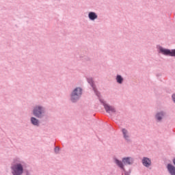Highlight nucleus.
Masks as SVG:
<instances>
[{
  "label": "nucleus",
  "instance_id": "1a4fd4ad",
  "mask_svg": "<svg viewBox=\"0 0 175 175\" xmlns=\"http://www.w3.org/2000/svg\"><path fill=\"white\" fill-rule=\"evenodd\" d=\"M30 124H31L33 126L39 128V126H40V120L36 116H31L30 118Z\"/></svg>",
  "mask_w": 175,
  "mask_h": 175
},
{
  "label": "nucleus",
  "instance_id": "9b49d317",
  "mask_svg": "<svg viewBox=\"0 0 175 175\" xmlns=\"http://www.w3.org/2000/svg\"><path fill=\"white\" fill-rule=\"evenodd\" d=\"M88 17L90 21H95V20H98V14L95 12H89Z\"/></svg>",
  "mask_w": 175,
  "mask_h": 175
},
{
  "label": "nucleus",
  "instance_id": "f8f14e48",
  "mask_svg": "<svg viewBox=\"0 0 175 175\" xmlns=\"http://www.w3.org/2000/svg\"><path fill=\"white\" fill-rule=\"evenodd\" d=\"M142 164L145 167H150V166H151V159L148 157H143Z\"/></svg>",
  "mask_w": 175,
  "mask_h": 175
},
{
  "label": "nucleus",
  "instance_id": "dca6fc26",
  "mask_svg": "<svg viewBox=\"0 0 175 175\" xmlns=\"http://www.w3.org/2000/svg\"><path fill=\"white\" fill-rule=\"evenodd\" d=\"M61 150V148L58 146L55 147L54 152L56 154H59V151Z\"/></svg>",
  "mask_w": 175,
  "mask_h": 175
},
{
  "label": "nucleus",
  "instance_id": "4468645a",
  "mask_svg": "<svg viewBox=\"0 0 175 175\" xmlns=\"http://www.w3.org/2000/svg\"><path fill=\"white\" fill-rule=\"evenodd\" d=\"M116 83L118 84H122L124 83V77L121 76V75H117L116 77Z\"/></svg>",
  "mask_w": 175,
  "mask_h": 175
},
{
  "label": "nucleus",
  "instance_id": "39448f33",
  "mask_svg": "<svg viewBox=\"0 0 175 175\" xmlns=\"http://www.w3.org/2000/svg\"><path fill=\"white\" fill-rule=\"evenodd\" d=\"M98 99L101 105L104 106V109L107 114H109V116H113V114H117V109H116V107L107 104L106 101L103 100V99L100 98H98Z\"/></svg>",
  "mask_w": 175,
  "mask_h": 175
},
{
  "label": "nucleus",
  "instance_id": "6e6552de",
  "mask_svg": "<svg viewBox=\"0 0 175 175\" xmlns=\"http://www.w3.org/2000/svg\"><path fill=\"white\" fill-rule=\"evenodd\" d=\"M165 117H166V112L164 111H158L154 116V118L157 122H162V120Z\"/></svg>",
  "mask_w": 175,
  "mask_h": 175
},
{
  "label": "nucleus",
  "instance_id": "9d476101",
  "mask_svg": "<svg viewBox=\"0 0 175 175\" xmlns=\"http://www.w3.org/2000/svg\"><path fill=\"white\" fill-rule=\"evenodd\" d=\"M122 133L123 135L124 139L128 143H131V139L129 138V132L126 129H122Z\"/></svg>",
  "mask_w": 175,
  "mask_h": 175
},
{
  "label": "nucleus",
  "instance_id": "423d86ee",
  "mask_svg": "<svg viewBox=\"0 0 175 175\" xmlns=\"http://www.w3.org/2000/svg\"><path fill=\"white\" fill-rule=\"evenodd\" d=\"M157 49H158L159 54H163L165 57H175V49L163 48L161 45H157Z\"/></svg>",
  "mask_w": 175,
  "mask_h": 175
},
{
  "label": "nucleus",
  "instance_id": "7ed1b4c3",
  "mask_svg": "<svg viewBox=\"0 0 175 175\" xmlns=\"http://www.w3.org/2000/svg\"><path fill=\"white\" fill-rule=\"evenodd\" d=\"M83 96V88L76 87L74 88L70 94V102L75 105L81 99Z\"/></svg>",
  "mask_w": 175,
  "mask_h": 175
},
{
  "label": "nucleus",
  "instance_id": "ddd939ff",
  "mask_svg": "<svg viewBox=\"0 0 175 175\" xmlns=\"http://www.w3.org/2000/svg\"><path fill=\"white\" fill-rule=\"evenodd\" d=\"M167 169L168 171V173H170V175H175V167L172 163H168L167 165Z\"/></svg>",
  "mask_w": 175,
  "mask_h": 175
},
{
  "label": "nucleus",
  "instance_id": "0eeeda50",
  "mask_svg": "<svg viewBox=\"0 0 175 175\" xmlns=\"http://www.w3.org/2000/svg\"><path fill=\"white\" fill-rule=\"evenodd\" d=\"M87 81L88 84H90V85L92 87L95 95L98 96V98H100V92L98 91V89L96 88V85H95V82L94 81L92 77L87 78Z\"/></svg>",
  "mask_w": 175,
  "mask_h": 175
},
{
  "label": "nucleus",
  "instance_id": "f257e3e1",
  "mask_svg": "<svg viewBox=\"0 0 175 175\" xmlns=\"http://www.w3.org/2000/svg\"><path fill=\"white\" fill-rule=\"evenodd\" d=\"M113 162L118 166V167H120V169H121V170L124 172L125 175H130L131 173H132V170L129 169L128 171L125 170V166L128 165L132 166L135 162V160L131 157H123L122 161L115 157L113 158Z\"/></svg>",
  "mask_w": 175,
  "mask_h": 175
},
{
  "label": "nucleus",
  "instance_id": "f03ea898",
  "mask_svg": "<svg viewBox=\"0 0 175 175\" xmlns=\"http://www.w3.org/2000/svg\"><path fill=\"white\" fill-rule=\"evenodd\" d=\"M27 165L24 161L15 163L11 166V173L12 175H31L28 170H24Z\"/></svg>",
  "mask_w": 175,
  "mask_h": 175
},
{
  "label": "nucleus",
  "instance_id": "2eb2a0df",
  "mask_svg": "<svg viewBox=\"0 0 175 175\" xmlns=\"http://www.w3.org/2000/svg\"><path fill=\"white\" fill-rule=\"evenodd\" d=\"M81 58L84 62H91V58L87 55L81 56Z\"/></svg>",
  "mask_w": 175,
  "mask_h": 175
},
{
  "label": "nucleus",
  "instance_id": "20e7f679",
  "mask_svg": "<svg viewBox=\"0 0 175 175\" xmlns=\"http://www.w3.org/2000/svg\"><path fill=\"white\" fill-rule=\"evenodd\" d=\"M32 114L34 117L42 120V118H44V116H46V107L42 105H36L33 108Z\"/></svg>",
  "mask_w": 175,
  "mask_h": 175
},
{
  "label": "nucleus",
  "instance_id": "f3484780",
  "mask_svg": "<svg viewBox=\"0 0 175 175\" xmlns=\"http://www.w3.org/2000/svg\"><path fill=\"white\" fill-rule=\"evenodd\" d=\"M172 99L174 103H175V93L172 95Z\"/></svg>",
  "mask_w": 175,
  "mask_h": 175
}]
</instances>
